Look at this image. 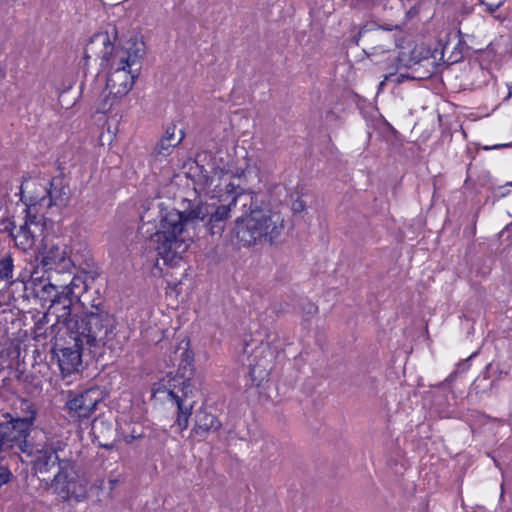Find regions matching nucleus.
<instances>
[{
  "instance_id": "nucleus-1",
  "label": "nucleus",
  "mask_w": 512,
  "mask_h": 512,
  "mask_svg": "<svg viewBox=\"0 0 512 512\" xmlns=\"http://www.w3.org/2000/svg\"><path fill=\"white\" fill-rule=\"evenodd\" d=\"M230 203H220L216 207L209 204H198L188 214L175 209L168 211L161 219L159 229L153 235L157 244L156 251L165 264L175 265L181 255L189 247V239L184 236V228L189 220L208 219L209 231L212 235H221L230 217Z\"/></svg>"
},
{
  "instance_id": "nucleus-2",
  "label": "nucleus",
  "mask_w": 512,
  "mask_h": 512,
  "mask_svg": "<svg viewBox=\"0 0 512 512\" xmlns=\"http://www.w3.org/2000/svg\"><path fill=\"white\" fill-rule=\"evenodd\" d=\"M75 298L71 292H64L61 288L53 298L52 303L48 305L47 312L43 315L38 324L45 321L48 323L50 317H55V323L51 329H57V333L62 331H73L79 341L86 343H95L106 338L109 333L116 328V320L103 305L101 301L93 302L91 310L79 314H73L71 307Z\"/></svg>"
},
{
  "instance_id": "nucleus-3",
  "label": "nucleus",
  "mask_w": 512,
  "mask_h": 512,
  "mask_svg": "<svg viewBox=\"0 0 512 512\" xmlns=\"http://www.w3.org/2000/svg\"><path fill=\"white\" fill-rule=\"evenodd\" d=\"M92 56L100 58L101 67L110 70L106 82L109 94L121 98L130 91L139 75L143 44L129 42L126 47L115 48L108 33H96L84 52L86 60Z\"/></svg>"
},
{
  "instance_id": "nucleus-4",
  "label": "nucleus",
  "mask_w": 512,
  "mask_h": 512,
  "mask_svg": "<svg viewBox=\"0 0 512 512\" xmlns=\"http://www.w3.org/2000/svg\"><path fill=\"white\" fill-rule=\"evenodd\" d=\"M170 362L178 365L177 373L168 374L155 389V393L165 394V399L177 407L176 423L180 430H185L196 403L192 377L194 375V355L189 349V341L182 340L175 347Z\"/></svg>"
},
{
  "instance_id": "nucleus-5",
  "label": "nucleus",
  "mask_w": 512,
  "mask_h": 512,
  "mask_svg": "<svg viewBox=\"0 0 512 512\" xmlns=\"http://www.w3.org/2000/svg\"><path fill=\"white\" fill-rule=\"evenodd\" d=\"M284 221L278 213L261 209L235 220L234 233L243 246L273 245L282 234Z\"/></svg>"
},
{
  "instance_id": "nucleus-6",
  "label": "nucleus",
  "mask_w": 512,
  "mask_h": 512,
  "mask_svg": "<svg viewBox=\"0 0 512 512\" xmlns=\"http://www.w3.org/2000/svg\"><path fill=\"white\" fill-rule=\"evenodd\" d=\"M88 480L80 472L75 460L64 457L59 462L57 472L50 482V488L63 501L71 498L81 502L87 498Z\"/></svg>"
},
{
  "instance_id": "nucleus-7",
  "label": "nucleus",
  "mask_w": 512,
  "mask_h": 512,
  "mask_svg": "<svg viewBox=\"0 0 512 512\" xmlns=\"http://www.w3.org/2000/svg\"><path fill=\"white\" fill-rule=\"evenodd\" d=\"M233 174L219 167L211 170L201 167L195 184L200 193H204L211 199H217L219 203H229L237 185L232 181Z\"/></svg>"
},
{
  "instance_id": "nucleus-8",
  "label": "nucleus",
  "mask_w": 512,
  "mask_h": 512,
  "mask_svg": "<svg viewBox=\"0 0 512 512\" xmlns=\"http://www.w3.org/2000/svg\"><path fill=\"white\" fill-rule=\"evenodd\" d=\"M62 332L63 335H67L68 337V340H66L67 345L60 347V345L56 343L52 351L57 358L58 366L63 377L71 375L72 373L77 372L79 370V367L82 364V350L84 346H104L110 340H112L115 335L113 331L109 333V335L106 338L102 339L101 341H97L95 343H86L84 341H79L78 337H74L75 335L73 331Z\"/></svg>"
},
{
  "instance_id": "nucleus-9",
  "label": "nucleus",
  "mask_w": 512,
  "mask_h": 512,
  "mask_svg": "<svg viewBox=\"0 0 512 512\" xmlns=\"http://www.w3.org/2000/svg\"><path fill=\"white\" fill-rule=\"evenodd\" d=\"M101 399V391L97 387H91L79 392L69 391L65 410L72 421L88 419L95 412Z\"/></svg>"
},
{
  "instance_id": "nucleus-10",
  "label": "nucleus",
  "mask_w": 512,
  "mask_h": 512,
  "mask_svg": "<svg viewBox=\"0 0 512 512\" xmlns=\"http://www.w3.org/2000/svg\"><path fill=\"white\" fill-rule=\"evenodd\" d=\"M69 187L65 183L64 178L53 177L49 182V187L42 188V195H32L40 208H56L61 210L66 207L69 202Z\"/></svg>"
},
{
  "instance_id": "nucleus-11",
  "label": "nucleus",
  "mask_w": 512,
  "mask_h": 512,
  "mask_svg": "<svg viewBox=\"0 0 512 512\" xmlns=\"http://www.w3.org/2000/svg\"><path fill=\"white\" fill-rule=\"evenodd\" d=\"M64 443L62 441L47 442L41 448H36L34 451H30L29 455L31 459V468L35 474H46L49 473L52 468L61 462L59 453L64 449Z\"/></svg>"
},
{
  "instance_id": "nucleus-12",
  "label": "nucleus",
  "mask_w": 512,
  "mask_h": 512,
  "mask_svg": "<svg viewBox=\"0 0 512 512\" xmlns=\"http://www.w3.org/2000/svg\"><path fill=\"white\" fill-rule=\"evenodd\" d=\"M9 418L6 422L0 423V451L11 448L15 443L26 445V438L29 436L32 427L30 422L19 420L11 414L6 415Z\"/></svg>"
},
{
  "instance_id": "nucleus-13",
  "label": "nucleus",
  "mask_w": 512,
  "mask_h": 512,
  "mask_svg": "<svg viewBox=\"0 0 512 512\" xmlns=\"http://www.w3.org/2000/svg\"><path fill=\"white\" fill-rule=\"evenodd\" d=\"M194 421L192 433L200 439H205L209 433L218 431L222 426L220 420L206 409L197 410Z\"/></svg>"
},
{
  "instance_id": "nucleus-14",
  "label": "nucleus",
  "mask_w": 512,
  "mask_h": 512,
  "mask_svg": "<svg viewBox=\"0 0 512 512\" xmlns=\"http://www.w3.org/2000/svg\"><path fill=\"white\" fill-rule=\"evenodd\" d=\"M258 194L252 190H244L237 185L236 192H234L232 198L229 200L230 205L236 207L240 205L242 215L252 214V211L261 210V202L258 199Z\"/></svg>"
},
{
  "instance_id": "nucleus-15",
  "label": "nucleus",
  "mask_w": 512,
  "mask_h": 512,
  "mask_svg": "<svg viewBox=\"0 0 512 512\" xmlns=\"http://www.w3.org/2000/svg\"><path fill=\"white\" fill-rule=\"evenodd\" d=\"M42 264L49 269H55L57 271H70L73 267L72 260L67 257L66 249L59 246H52L45 252Z\"/></svg>"
},
{
  "instance_id": "nucleus-16",
  "label": "nucleus",
  "mask_w": 512,
  "mask_h": 512,
  "mask_svg": "<svg viewBox=\"0 0 512 512\" xmlns=\"http://www.w3.org/2000/svg\"><path fill=\"white\" fill-rule=\"evenodd\" d=\"M13 227L10 229V236L15 242V245L23 250H30L35 244L36 231L28 229L27 225H20L19 229L15 231L16 226L12 223Z\"/></svg>"
},
{
  "instance_id": "nucleus-17",
  "label": "nucleus",
  "mask_w": 512,
  "mask_h": 512,
  "mask_svg": "<svg viewBox=\"0 0 512 512\" xmlns=\"http://www.w3.org/2000/svg\"><path fill=\"white\" fill-rule=\"evenodd\" d=\"M26 217L23 225H27L28 229L42 232L44 227V215L39 214V203H36L35 199L30 196L29 203L26 204Z\"/></svg>"
},
{
  "instance_id": "nucleus-18",
  "label": "nucleus",
  "mask_w": 512,
  "mask_h": 512,
  "mask_svg": "<svg viewBox=\"0 0 512 512\" xmlns=\"http://www.w3.org/2000/svg\"><path fill=\"white\" fill-rule=\"evenodd\" d=\"M61 289L60 285L51 282L41 284L35 288V296L41 301L42 306L51 304L58 291Z\"/></svg>"
},
{
  "instance_id": "nucleus-19",
  "label": "nucleus",
  "mask_w": 512,
  "mask_h": 512,
  "mask_svg": "<svg viewBox=\"0 0 512 512\" xmlns=\"http://www.w3.org/2000/svg\"><path fill=\"white\" fill-rule=\"evenodd\" d=\"M37 417V408L34 403L27 399H21L19 405V412L16 418L19 420H26L30 422V426L33 427Z\"/></svg>"
},
{
  "instance_id": "nucleus-20",
  "label": "nucleus",
  "mask_w": 512,
  "mask_h": 512,
  "mask_svg": "<svg viewBox=\"0 0 512 512\" xmlns=\"http://www.w3.org/2000/svg\"><path fill=\"white\" fill-rule=\"evenodd\" d=\"M14 261L11 254H5L0 258V279L12 283L14 276Z\"/></svg>"
},
{
  "instance_id": "nucleus-21",
  "label": "nucleus",
  "mask_w": 512,
  "mask_h": 512,
  "mask_svg": "<svg viewBox=\"0 0 512 512\" xmlns=\"http://www.w3.org/2000/svg\"><path fill=\"white\" fill-rule=\"evenodd\" d=\"M183 138V131H180V137H178L176 141H168L167 139L161 138L154 147L155 154L161 156L169 155L172 149L182 142Z\"/></svg>"
},
{
  "instance_id": "nucleus-22",
  "label": "nucleus",
  "mask_w": 512,
  "mask_h": 512,
  "mask_svg": "<svg viewBox=\"0 0 512 512\" xmlns=\"http://www.w3.org/2000/svg\"><path fill=\"white\" fill-rule=\"evenodd\" d=\"M249 346H250V344H247L244 351L247 354L251 353L250 357H253V359L250 361V364H249L251 366V373L253 374V373H255L257 367L265 368V366L262 365V363L260 361H256V358L258 357V353H260V354L264 353L265 350L268 348V346L261 343L260 345L255 346L254 349L248 350Z\"/></svg>"
},
{
  "instance_id": "nucleus-23",
  "label": "nucleus",
  "mask_w": 512,
  "mask_h": 512,
  "mask_svg": "<svg viewBox=\"0 0 512 512\" xmlns=\"http://www.w3.org/2000/svg\"><path fill=\"white\" fill-rule=\"evenodd\" d=\"M64 292H71V296L76 300H79L80 296L76 294L75 290L83 286V290L86 289V285L81 277L73 276L70 282L66 285H60Z\"/></svg>"
},
{
  "instance_id": "nucleus-24",
  "label": "nucleus",
  "mask_w": 512,
  "mask_h": 512,
  "mask_svg": "<svg viewBox=\"0 0 512 512\" xmlns=\"http://www.w3.org/2000/svg\"><path fill=\"white\" fill-rule=\"evenodd\" d=\"M506 0H480V3L485 6V11L490 15L494 13L505 3Z\"/></svg>"
},
{
  "instance_id": "nucleus-25",
  "label": "nucleus",
  "mask_w": 512,
  "mask_h": 512,
  "mask_svg": "<svg viewBox=\"0 0 512 512\" xmlns=\"http://www.w3.org/2000/svg\"><path fill=\"white\" fill-rule=\"evenodd\" d=\"M12 473L8 467L0 465V488L10 482L12 479Z\"/></svg>"
},
{
  "instance_id": "nucleus-26",
  "label": "nucleus",
  "mask_w": 512,
  "mask_h": 512,
  "mask_svg": "<svg viewBox=\"0 0 512 512\" xmlns=\"http://www.w3.org/2000/svg\"><path fill=\"white\" fill-rule=\"evenodd\" d=\"M350 6L358 9H369L372 6V0H350Z\"/></svg>"
},
{
  "instance_id": "nucleus-27",
  "label": "nucleus",
  "mask_w": 512,
  "mask_h": 512,
  "mask_svg": "<svg viewBox=\"0 0 512 512\" xmlns=\"http://www.w3.org/2000/svg\"><path fill=\"white\" fill-rule=\"evenodd\" d=\"M142 436V433H138L133 429L130 433L124 435V441L127 444H131L134 440L140 439Z\"/></svg>"
},
{
  "instance_id": "nucleus-28",
  "label": "nucleus",
  "mask_w": 512,
  "mask_h": 512,
  "mask_svg": "<svg viewBox=\"0 0 512 512\" xmlns=\"http://www.w3.org/2000/svg\"><path fill=\"white\" fill-rule=\"evenodd\" d=\"M175 130H176L175 126H169L166 129L165 135L162 138L167 139L168 141H176L177 138H176V135H175Z\"/></svg>"
},
{
  "instance_id": "nucleus-29",
  "label": "nucleus",
  "mask_w": 512,
  "mask_h": 512,
  "mask_svg": "<svg viewBox=\"0 0 512 512\" xmlns=\"http://www.w3.org/2000/svg\"><path fill=\"white\" fill-rule=\"evenodd\" d=\"M303 310L307 315L312 316L317 313L318 307L314 303L309 302L303 307Z\"/></svg>"
},
{
  "instance_id": "nucleus-30",
  "label": "nucleus",
  "mask_w": 512,
  "mask_h": 512,
  "mask_svg": "<svg viewBox=\"0 0 512 512\" xmlns=\"http://www.w3.org/2000/svg\"><path fill=\"white\" fill-rule=\"evenodd\" d=\"M305 209V203L304 201L302 200H295L293 203H292V210L294 213H300L302 212L303 210Z\"/></svg>"
},
{
  "instance_id": "nucleus-31",
  "label": "nucleus",
  "mask_w": 512,
  "mask_h": 512,
  "mask_svg": "<svg viewBox=\"0 0 512 512\" xmlns=\"http://www.w3.org/2000/svg\"><path fill=\"white\" fill-rule=\"evenodd\" d=\"M422 62L426 63L427 65L434 66L435 59L428 56H424L421 59L415 61L414 65H420Z\"/></svg>"
},
{
  "instance_id": "nucleus-32",
  "label": "nucleus",
  "mask_w": 512,
  "mask_h": 512,
  "mask_svg": "<svg viewBox=\"0 0 512 512\" xmlns=\"http://www.w3.org/2000/svg\"><path fill=\"white\" fill-rule=\"evenodd\" d=\"M118 483V480L117 479H110L109 480V484H110V488L113 489Z\"/></svg>"
},
{
  "instance_id": "nucleus-33",
  "label": "nucleus",
  "mask_w": 512,
  "mask_h": 512,
  "mask_svg": "<svg viewBox=\"0 0 512 512\" xmlns=\"http://www.w3.org/2000/svg\"><path fill=\"white\" fill-rule=\"evenodd\" d=\"M404 78H406V76H405V75H403V74H400V75H399V77H398V80H397V81L400 83V82H402V80H403Z\"/></svg>"
},
{
  "instance_id": "nucleus-34",
  "label": "nucleus",
  "mask_w": 512,
  "mask_h": 512,
  "mask_svg": "<svg viewBox=\"0 0 512 512\" xmlns=\"http://www.w3.org/2000/svg\"><path fill=\"white\" fill-rule=\"evenodd\" d=\"M512 94V85L509 87V95Z\"/></svg>"
},
{
  "instance_id": "nucleus-35",
  "label": "nucleus",
  "mask_w": 512,
  "mask_h": 512,
  "mask_svg": "<svg viewBox=\"0 0 512 512\" xmlns=\"http://www.w3.org/2000/svg\"><path fill=\"white\" fill-rule=\"evenodd\" d=\"M510 185H512V182L510 183Z\"/></svg>"
}]
</instances>
